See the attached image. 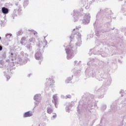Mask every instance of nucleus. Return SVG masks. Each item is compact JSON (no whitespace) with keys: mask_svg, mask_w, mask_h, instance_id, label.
I'll return each mask as SVG.
<instances>
[{"mask_svg":"<svg viewBox=\"0 0 126 126\" xmlns=\"http://www.w3.org/2000/svg\"><path fill=\"white\" fill-rule=\"evenodd\" d=\"M33 114H32V112H30V111H28L26 112L24 114V118H28L29 117H32V116Z\"/></svg>","mask_w":126,"mask_h":126,"instance_id":"f257e3e1","label":"nucleus"},{"mask_svg":"<svg viewBox=\"0 0 126 126\" xmlns=\"http://www.w3.org/2000/svg\"><path fill=\"white\" fill-rule=\"evenodd\" d=\"M2 12L4 14H7L8 13V9L4 7L2 8Z\"/></svg>","mask_w":126,"mask_h":126,"instance_id":"f03ea898","label":"nucleus"},{"mask_svg":"<svg viewBox=\"0 0 126 126\" xmlns=\"http://www.w3.org/2000/svg\"><path fill=\"white\" fill-rule=\"evenodd\" d=\"M35 58L37 61L41 60V57H40V55L38 53L35 54Z\"/></svg>","mask_w":126,"mask_h":126,"instance_id":"7ed1b4c3","label":"nucleus"},{"mask_svg":"<svg viewBox=\"0 0 126 126\" xmlns=\"http://www.w3.org/2000/svg\"><path fill=\"white\" fill-rule=\"evenodd\" d=\"M53 112V110L51 108H47V113L48 114H52Z\"/></svg>","mask_w":126,"mask_h":126,"instance_id":"20e7f679","label":"nucleus"},{"mask_svg":"<svg viewBox=\"0 0 126 126\" xmlns=\"http://www.w3.org/2000/svg\"><path fill=\"white\" fill-rule=\"evenodd\" d=\"M49 81H51L52 83H55V81H54V79L53 78H49L48 79Z\"/></svg>","mask_w":126,"mask_h":126,"instance_id":"39448f33","label":"nucleus"},{"mask_svg":"<svg viewBox=\"0 0 126 126\" xmlns=\"http://www.w3.org/2000/svg\"><path fill=\"white\" fill-rule=\"evenodd\" d=\"M53 118H54V119H56V118H57V114H55L53 116Z\"/></svg>","mask_w":126,"mask_h":126,"instance_id":"423d86ee","label":"nucleus"},{"mask_svg":"<svg viewBox=\"0 0 126 126\" xmlns=\"http://www.w3.org/2000/svg\"><path fill=\"white\" fill-rule=\"evenodd\" d=\"M2 47L0 45V51H2Z\"/></svg>","mask_w":126,"mask_h":126,"instance_id":"0eeeda50","label":"nucleus"},{"mask_svg":"<svg viewBox=\"0 0 126 126\" xmlns=\"http://www.w3.org/2000/svg\"><path fill=\"white\" fill-rule=\"evenodd\" d=\"M9 78H10V77L7 76V80H8V79H9Z\"/></svg>","mask_w":126,"mask_h":126,"instance_id":"6e6552de","label":"nucleus"},{"mask_svg":"<svg viewBox=\"0 0 126 126\" xmlns=\"http://www.w3.org/2000/svg\"><path fill=\"white\" fill-rule=\"evenodd\" d=\"M34 98H36V95H35V96L34 97Z\"/></svg>","mask_w":126,"mask_h":126,"instance_id":"1a4fd4ad","label":"nucleus"},{"mask_svg":"<svg viewBox=\"0 0 126 126\" xmlns=\"http://www.w3.org/2000/svg\"><path fill=\"white\" fill-rule=\"evenodd\" d=\"M1 39V37H0V40Z\"/></svg>","mask_w":126,"mask_h":126,"instance_id":"9d476101","label":"nucleus"}]
</instances>
